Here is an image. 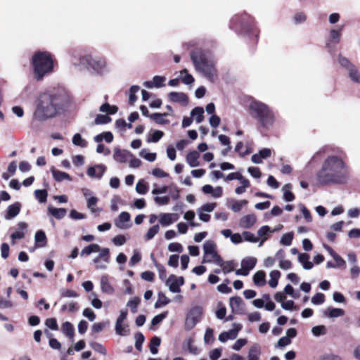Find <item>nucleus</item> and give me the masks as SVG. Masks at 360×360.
<instances>
[{
    "instance_id": "f257e3e1",
    "label": "nucleus",
    "mask_w": 360,
    "mask_h": 360,
    "mask_svg": "<svg viewBox=\"0 0 360 360\" xmlns=\"http://www.w3.org/2000/svg\"><path fill=\"white\" fill-rule=\"evenodd\" d=\"M315 178L321 186L347 184L350 180V168L345 151L341 148L333 149L323 160Z\"/></svg>"
},
{
    "instance_id": "f03ea898",
    "label": "nucleus",
    "mask_w": 360,
    "mask_h": 360,
    "mask_svg": "<svg viewBox=\"0 0 360 360\" xmlns=\"http://www.w3.org/2000/svg\"><path fill=\"white\" fill-rule=\"evenodd\" d=\"M69 101V95L64 89H54L41 93L35 101L33 119L44 122L60 114Z\"/></svg>"
},
{
    "instance_id": "7ed1b4c3",
    "label": "nucleus",
    "mask_w": 360,
    "mask_h": 360,
    "mask_svg": "<svg viewBox=\"0 0 360 360\" xmlns=\"http://www.w3.org/2000/svg\"><path fill=\"white\" fill-rule=\"evenodd\" d=\"M191 59L195 70L209 81L214 82L217 77L214 62L202 49H196L191 52Z\"/></svg>"
},
{
    "instance_id": "20e7f679",
    "label": "nucleus",
    "mask_w": 360,
    "mask_h": 360,
    "mask_svg": "<svg viewBox=\"0 0 360 360\" xmlns=\"http://www.w3.org/2000/svg\"><path fill=\"white\" fill-rule=\"evenodd\" d=\"M248 110L250 116L263 128L269 129L276 122V116L273 110L261 101H252L249 104Z\"/></svg>"
},
{
    "instance_id": "39448f33",
    "label": "nucleus",
    "mask_w": 360,
    "mask_h": 360,
    "mask_svg": "<svg viewBox=\"0 0 360 360\" xmlns=\"http://www.w3.org/2000/svg\"><path fill=\"white\" fill-rule=\"evenodd\" d=\"M72 64L75 66H83L89 71L98 75H102L108 71L105 58L100 56H93L90 54H86L76 57L72 60Z\"/></svg>"
},
{
    "instance_id": "423d86ee",
    "label": "nucleus",
    "mask_w": 360,
    "mask_h": 360,
    "mask_svg": "<svg viewBox=\"0 0 360 360\" xmlns=\"http://www.w3.org/2000/svg\"><path fill=\"white\" fill-rule=\"evenodd\" d=\"M32 65L37 79H41L53 70V62L51 55L46 51L36 52L32 56Z\"/></svg>"
},
{
    "instance_id": "0eeeda50",
    "label": "nucleus",
    "mask_w": 360,
    "mask_h": 360,
    "mask_svg": "<svg viewBox=\"0 0 360 360\" xmlns=\"http://www.w3.org/2000/svg\"><path fill=\"white\" fill-rule=\"evenodd\" d=\"M230 27L241 34L250 35L252 34L257 36V31L255 30L254 19L246 13L233 16Z\"/></svg>"
},
{
    "instance_id": "6e6552de",
    "label": "nucleus",
    "mask_w": 360,
    "mask_h": 360,
    "mask_svg": "<svg viewBox=\"0 0 360 360\" xmlns=\"http://www.w3.org/2000/svg\"><path fill=\"white\" fill-rule=\"evenodd\" d=\"M338 63L347 71L352 82L360 84V70L353 63L341 54L338 56Z\"/></svg>"
},
{
    "instance_id": "1a4fd4ad",
    "label": "nucleus",
    "mask_w": 360,
    "mask_h": 360,
    "mask_svg": "<svg viewBox=\"0 0 360 360\" xmlns=\"http://www.w3.org/2000/svg\"><path fill=\"white\" fill-rule=\"evenodd\" d=\"M204 256L202 263L217 264L221 258L217 252V245L212 240H207L203 244Z\"/></svg>"
},
{
    "instance_id": "9d476101",
    "label": "nucleus",
    "mask_w": 360,
    "mask_h": 360,
    "mask_svg": "<svg viewBox=\"0 0 360 360\" xmlns=\"http://www.w3.org/2000/svg\"><path fill=\"white\" fill-rule=\"evenodd\" d=\"M202 314V308L201 307L196 306L191 309L185 321L186 330H191L199 322Z\"/></svg>"
},
{
    "instance_id": "9b49d317",
    "label": "nucleus",
    "mask_w": 360,
    "mask_h": 360,
    "mask_svg": "<svg viewBox=\"0 0 360 360\" xmlns=\"http://www.w3.org/2000/svg\"><path fill=\"white\" fill-rule=\"evenodd\" d=\"M184 283V279L182 276L176 277L174 275H171L166 280V285L169 287L172 292H179L181 291L180 287Z\"/></svg>"
},
{
    "instance_id": "f8f14e48",
    "label": "nucleus",
    "mask_w": 360,
    "mask_h": 360,
    "mask_svg": "<svg viewBox=\"0 0 360 360\" xmlns=\"http://www.w3.org/2000/svg\"><path fill=\"white\" fill-rule=\"evenodd\" d=\"M130 219L131 216L129 212H122L115 220V224L120 229H129L131 226Z\"/></svg>"
},
{
    "instance_id": "ddd939ff",
    "label": "nucleus",
    "mask_w": 360,
    "mask_h": 360,
    "mask_svg": "<svg viewBox=\"0 0 360 360\" xmlns=\"http://www.w3.org/2000/svg\"><path fill=\"white\" fill-rule=\"evenodd\" d=\"M133 155L127 150H122L117 147L114 148L113 159L119 163H125Z\"/></svg>"
},
{
    "instance_id": "4468645a",
    "label": "nucleus",
    "mask_w": 360,
    "mask_h": 360,
    "mask_svg": "<svg viewBox=\"0 0 360 360\" xmlns=\"http://www.w3.org/2000/svg\"><path fill=\"white\" fill-rule=\"evenodd\" d=\"M179 219V215L176 213H160L158 220L162 226H168Z\"/></svg>"
},
{
    "instance_id": "2eb2a0df",
    "label": "nucleus",
    "mask_w": 360,
    "mask_h": 360,
    "mask_svg": "<svg viewBox=\"0 0 360 360\" xmlns=\"http://www.w3.org/2000/svg\"><path fill=\"white\" fill-rule=\"evenodd\" d=\"M106 170V167L104 165H96L93 167H89L87 169V174L91 178L101 179Z\"/></svg>"
},
{
    "instance_id": "dca6fc26",
    "label": "nucleus",
    "mask_w": 360,
    "mask_h": 360,
    "mask_svg": "<svg viewBox=\"0 0 360 360\" xmlns=\"http://www.w3.org/2000/svg\"><path fill=\"white\" fill-rule=\"evenodd\" d=\"M21 204L19 202L9 205L5 212L4 218L6 220H10L15 217L20 212Z\"/></svg>"
},
{
    "instance_id": "f3484780",
    "label": "nucleus",
    "mask_w": 360,
    "mask_h": 360,
    "mask_svg": "<svg viewBox=\"0 0 360 360\" xmlns=\"http://www.w3.org/2000/svg\"><path fill=\"white\" fill-rule=\"evenodd\" d=\"M166 77L164 76H155L153 81H146L143 82V86L148 89L160 88L165 86Z\"/></svg>"
},
{
    "instance_id": "a211bd4d",
    "label": "nucleus",
    "mask_w": 360,
    "mask_h": 360,
    "mask_svg": "<svg viewBox=\"0 0 360 360\" xmlns=\"http://www.w3.org/2000/svg\"><path fill=\"white\" fill-rule=\"evenodd\" d=\"M271 155V150L269 148H263L258 153H255L252 156V161L255 164H260L263 159H266Z\"/></svg>"
},
{
    "instance_id": "6ab92c4d",
    "label": "nucleus",
    "mask_w": 360,
    "mask_h": 360,
    "mask_svg": "<svg viewBox=\"0 0 360 360\" xmlns=\"http://www.w3.org/2000/svg\"><path fill=\"white\" fill-rule=\"evenodd\" d=\"M169 98L171 101L174 103H179L182 105H186L188 103L187 96L182 92H171L169 94Z\"/></svg>"
},
{
    "instance_id": "aec40b11",
    "label": "nucleus",
    "mask_w": 360,
    "mask_h": 360,
    "mask_svg": "<svg viewBox=\"0 0 360 360\" xmlns=\"http://www.w3.org/2000/svg\"><path fill=\"white\" fill-rule=\"evenodd\" d=\"M53 179L58 182L67 180L69 181H72L71 176L66 172L56 169L54 167L51 168Z\"/></svg>"
},
{
    "instance_id": "412c9836",
    "label": "nucleus",
    "mask_w": 360,
    "mask_h": 360,
    "mask_svg": "<svg viewBox=\"0 0 360 360\" xmlns=\"http://www.w3.org/2000/svg\"><path fill=\"white\" fill-rule=\"evenodd\" d=\"M101 288L103 292L112 295L114 292V288L109 282L108 276L103 275L101 278Z\"/></svg>"
},
{
    "instance_id": "4be33fe9",
    "label": "nucleus",
    "mask_w": 360,
    "mask_h": 360,
    "mask_svg": "<svg viewBox=\"0 0 360 360\" xmlns=\"http://www.w3.org/2000/svg\"><path fill=\"white\" fill-rule=\"evenodd\" d=\"M256 220V217L254 214L245 215L240 219V226L243 229H250L255 224Z\"/></svg>"
},
{
    "instance_id": "5701e85b",
    "label": "nucleus",
    "mask_w": 360,
    "mask_h": 360,
    "mask_svg": "<svg viewBox=\"0 0 360 360\" xmlns=\"http://www.w3.org/2000/svg\"><path fill=\"white\" fill-rule=\"evenodd\" d=\"M243 300L240 297H232L230 298L229 304L233 313H240L242 311Z\"/></svg>"
},
{
    "instance_id": "b1692460",
    "label": "nucleus",
    "mask_w": 360,
    "mask_h": 360,
    "mask_svg": "<svg viewBox=\"0 0 360 360\" xmlns=\"http://www.w3.org/2000/svg\"><path fill=\"white\" fill-rule=\"evenodd\" d=\"M199 157L200 154L197 151H191L188 153L186 157V162L191 167H198L199 165Z\"/></svg>"
},
{
    "instance_id": "393cba45",
    "label": "nucleus",
    "mask_w": 360,
    "mask_h": 360,
    "mask_svg": "<svg viewBox=\"0 0 360 360\" xmlns=\"http://www.w3.org/2000/svg\"><path fill=\"white\" fill-rule=\"evenodd\" d=\"M239 329H231L227 332H223L219 335V340L225 342L228 340H234L238 335Z\"/></svg>"
},
{
    "instance_id": "a878e982",
    "label": "nucleus",
    "mask_w": 360,
    "mask_h": 360,
    "mask_svg": "<svg viewBox=\"0 0 360 360\" xmlns=\"http://www.w3.org/2000/svg\"><path fill=\"white\" fill-rule=\"evenodd\" d=\"M34 240L37 248L45 247L47 243V238L45 233L41 230L37 231L34 236Z\"/></svg>"
},
{
    "instance_id": "bb28decb",
    "label": "nucleus",
    "mask_w": 360,
    "mask_h": 360,
    "mask_svg": "<svg viewBox=\"0 0 360 360\" xmlns=\"http://www.w3.org/2000/svg\"><path fill=\"white\" fill-rule=\"evenodd\" d=\"M257 264V259L253 257H248L241 261V267L245 269L248 273L253 269Z\"/></svg>"
},
{
    "instance_id": "cd10ccee",
    "label": "nucleus",
    "mask_w": 360,
    "mask_h": 360,
    "mask_svg": "<svg viewBox=\"0 0 360 360\" xmlns=\"http://www.w3.org/2000/svg\"><path fill=\"white\" fill-rule=\"evenodd\" d=\"M261 355V349L259 345L255 344L249 350L248 354V360H259Z\"/></svg>"
},
{
    "instance_id": "c85d7f7f",
    "label": "nucleus",
    "mask_w": 360,
    "mask_h": 360,
    "mask_svg": "<svg viewBox=\"0 0 360 360\" xmlns=\"http://www.w3.org/2000/svg\"><path fill=\"white\" fill-rule=\"evenodd\" d=\"M219 260L220 262L219 261L216 264L222 268V272L224 274H227L234 269L236 264L233 261L224 262L221 258Z\"/></svg>"
},
{
    "instance_id": "c756f323",
    "label": "nucleus",
    "mask_w": 360,
    "mask_h": 360,
    "mask_svg": "<svg viewBox=\"0 0 360 360\" xmlns=\"http://www.w3.org/2000/svg\"><path fill=\"white\" fill-rule=\"evenodd\" d=\"M48 212L57 219H63L67 213V210L65 208H55L51 206L48 207Z\"/></svg>"
},
{
    "instance_id": "7c9ffc66",
    "label": "nucleus",
    "mask_w": 360,
    "mask_h": 360,
    "mask_svg": "<svg viewBox=\"0 0 360 360\" xmlns=\"http://www.w3.org/2000/svg\"><path fill=\"white\" fill-rule=\"evenodd\" d=\"M99 255L93 259V262H98V259H103V262H104L105 264H108L110 262V250L107 248H101L100 251L98 252Z\"/></svg>"
},
{
    "instance_id": "2f4dec72",
    "label": "nucleus",
    "mask_w": 360,
    "mask_h": 360,
    "mask_svg": "<svg viewBox=\"0 0 360 360\" xmlns=\"http://www.w3.org/2000/svg\"><path fill=\"white\" fill-rule=\"evenodd\" d=\"M115 330L117 335L121 336H127L130 334V330L129 329L128 324H124L123 323H120L117 325V322L115 323Z\"/></svg>"
},
{
    "instance_id": "473e14b6",
    "label": "nucleus",
    "mask_w": 360,
    "mask_h": 360,
    "mask_svg": "<svg viewBox=\"0 0 360 360\" xmlns=\"http://www.w3.org/2000/svg\"><path fill=\"white\" fill-rule=\"evenodd\" d=\"M324 314L329 318H337L342 316L345 314V311L340 308L329 307L324 312Z\"/></svg>"
},
{
    "instance_id": "72a5a7b5",
    "label": "nucleus",
    "mask_w": 360,
    "mask_h": 360,
    "mask_svg": "<svg viewBox=\"0 0 360 360\" xmlns=\"http://www.w3.org/2000/svg\"><path fill=\"white\" fill-rule=\"evenodd\" d=\"M292 188V186L291 184H286L282 188L283 191V199L286 202H291L295 199L294 194L290 191Z\"/></svg>"
},
{
    "instance_id": "f704fd0d",
    "label": "nucleus",
    "mask_w": 360,
    "mask_h": 360,
    "mask_svg": "<svg viewBox=\"0 0 360 360\" xmlns=\"http://www.w3.org/2000/svg\"><path fill=\"white\" fill-rule=\"evenodd\" d=\"M266 274L263 271H257L253 276L254 283L257 286H263L266 284Z\"/></svg>"
},
{
    "instance_id": "c9c22d12",
    "label": "nucleus",
    "mask_w": 360,
    "mask_h": 360,
    "mask_svg": "<svg viewBox=\"0 0 360 360\" xmlns=\"http://www.w3.org/2000/svg\"><path fill=\"white\" fill-rule=\"evenodd\" d=\"M164 133L160 130H154L147 136L146 141L148 143H157L163 136Z\"/></svg>"
},
{
    "instance_id": "e433bc0d",
    "label": "nucleus",
    "mask_w": 360,
    "mask_h": 360,
    "mask_svg": "<svg viewBox=\"0 0 360 360\" xmlns=\"http://www.w3.org/2000/svg\"><path fill=\"white\" fill-rule=\"evenodd\" d=\"M204 109L201 107H195L191 110V115L194 117L197 123H201L203 121Z\"/></svg>"
},
{
    "instance_id": "4c0bfd02",
    "label": "nucleus",
    "mask_w": 360,
    "mask_h": 360,
    "mask_svg": "<svg viewBox=\"0 0 360 360\" xmlns=\"http://www.w3.org/2000/svg\"><path fill=\"white\" fill-rule=\"evenodd\" d=\"M61 330L67 337L70 338H73L75 329L73 325L71 323L68 321L63 323L61 327Z\"/></svg>"
},
{
    "instance_id": "58836bf2",
    "label": "nucleus",
    "mask_w": 360,
    "mask_h": 360,
    "mask_svg": "<svg viewBox=\"0 0 360 360\" xmlns=\"http://www.w3.org/2000/svg\"><path fill=\"white\" fill-rule=\"evenodd\" d=\"M167 113L155 112L150 115V118L153 120L157 124H165L169 123V120L165 119Z\"/></svg>"
},
{
    "instance_id": "ea45409f",
    "label": "nucleus",
    "mask_w": 360,
    "mask_h": 360,
    "mask_svg": "<svg viewBox=\"0 0 360 360\" xmlns=\"http://www.w3.org/2000/svg\"><path fill=\"white\" fill-rule=\"evenodd\" d=\"M100 251V246L98 244L92 243L89 245L88 246L85 247L82 251H81V256L84 255H89L91 253L94 252H98Z\"/></svg>"
},
{
    "instance_id": "a19ab883",
    "label": "nucleus",
    "mask_w": 360,
    "mask_h": 360,
    "mask_svg": "<svg viewBox=\"0 0 360 360\" xmlns=\"http://www.w3.org/2000/svg\"><path fill=\"white\" fill-rule=\"evenodd\" d=\"M170 302V300L162 292H158V300L155 304V308H160Z\"/></svg>"
},
{
    "instance_id": "79ce46f5",
    "label": "nucleus",
    "mask_w": 360,
    "mask_h": 360,
    "mask_svg": "<svg viewBox=\"0 0 360 360\" xmlns=\"http://www.w3.org/2000/svg\"><path fill=\"white\" fill-rule=\"evenodd\" d=\"M98 202V198L97 197H91L90 198H88V200H86V207L92 213L102 210L101 209L96 207Z\"/></svg>"
},
{
    "instance_id": "37998d69",
    "label": "nucleus",
    "mask_w": 360,
    "mask_h": 360,
    "mask_svg": "<svg viewBox=\"0 0 360 360\" xmlns=\"http://www.w3.org/2000/svg\"><path fill=\"white\" fill-rule=\"evenodd\" d=\"M281 276V272L278 270H274L270 273V280L269 281V285L274 288L277 286L278 279Z\"/></svg>"
},
{
    "instance_id": "c03bdc74",
    "label": "nucleus",
    "mask_w": 360,
    "mask_h": 360,
    "mask_svg": "<svg viewBox=\"0 0 360 360\" xmlns=\"http://www.w3.org/2000/svg\"><path fill=\"white\" fill-rule=\"evenodd\" d=\"M161 340L160 338L155 336L151 338L150 342V350L153 354H156L158 352V347L160 345Z\"/></svg>"
},
{
    "instance_id": "a18cd8bd",
    "label": "nucleus",
    "mask_w": 360,
    "mask_h": 360,
    "mask_svg": "<svg viewBox=\"0 0 360 360\" xmlns=\"http://www.w3.org/2000/svg\"><path fill=\"white\" fill-rule=\"evenodd\" d=\"M271 232L270 228L268 226H262L257 231V234L259 237L262 238V240L259 244L262 246L264 241L269 238V233Z\"/></svg>"
},
{
    "instance_id": "49530a36",
    "label": "nucleus",
    "mask_w": 360,
    "mask_h": 360,
    "mask_svg": "<svg viewBox=\"0 0 360 360\" xmlns=\"http://www.w3.org/2000/svg\"><path fill=\"white\" fill-rule=\"evenodd\" d=\"M342 27L338 30L333 29L330 31V42L338 44L340 40Z\"/></svg>"
},
{
    "instance_id": "de8ad7c7",
    "label": "nucleus",
    "mask_w": 360,
    "mask_h": 360,
    "mask_svg": "<svg viewBox=\"0 0 360 360\" xmlns=\"http://www.w3.org/2000/svg\"><path fill=\"white\" fill-rule=\"evenodd\" d=\"M180 75L181 77V81L185 84H191L194 82L193 77L188 74L186 69H184L180 72Z\"/></svg>"
},
{
    "instance_id": "09e8293b",
    "label": "nucleus",
    "mask_w": 360,
    "mask_h": 360,
    "mask_svg": "<svg viewBox=\"0 0 360 360\" xmlns=\"http://www.w3.org/2000/svg\"><path fill=\"white\" fill-rule=\"evenodd\" d=\"M72 143L77 146L81 148H85L87 146V141L82 139L80 134H75L72 137Z\"/></svg>"
},
{
    "instance_id": "8fccbe9b",
    "label": "nucleus",
    "mask_w": 360,
    "mask_h": 360,
    "mask_svg": "<svg viewBox=\"0 0 360 360\" xmlns=\"http://www.w3.org/2000/svg\"><path fill=\"white\" fill-rule=\"evenodd\" d=\"M99 110L101 112H107L110 115H114L117 112L118 108L115 105H110L108 103H105L100 107Z\"/></svg>"
},
{
    "instance_id": "3c124183",
    "label": "nucleus",
    "mask_w": 360,
    "mask_h": 360,
    "mask_svg": "<svg viewBox=\"0 0 360 360\" xmlns=\"http://www.w3.org/2000/svg\"><path fill=\"white\" fill-rule=\"evenodd\" d=\"M141 302V300L138 297H134L129 300L127 303V306L130 308L132 313H136L138 311V306Z\"/></svg>"
},
{
    "instance_id": "603ef678",
    "label": "nucleus",
    "mask_w": 360,
    "mask_h": 360,
    "mask_svg": "<svg viewBox=\"0 0 360 360\" xmlns=\"http://www.w3.org/2000/svg\"><path fill=\"white\" fill-rule=\"evenodd\" d=\"M294 234L292 232L285 233L282 236L280 243L283 245L289 246L292 244Z\"/></svg>"
},
{
    "instance_id": "864d4df0",
    "label": "nucleus",
    "mask_w": 360,
    "mask_h": 360,
    "mask_svg": "<svg viewBox=\"0 0 360 360\" xmlns=\"http://www.w3.org/2000/svg\"><path fill=\"white\" fill-rule=\"evenodd\" d=\"M248 203V201L247 200H234L231 208L234 212H238L241 210L242 207Z\"/></svg>"
},
{
    "instance_id": "5fc2aeb1",
    "label": "nucleus",
    "mask_w": 360,
    "mask_h": 360,
    "mask_svg": "<svg viewBox=\"0 0 360 360\" xmlns=\"http://www.w3.org/2000/svg\"><path fill=\"white\" fill-rule=\"evenodd\" d=\"M34 195L40 203H43L46 201L48 193L46 190L37 189L34 191Z\"/></svg>"
},
{
    "instance_id": "6e6d98bb",
    "label": "nucleus",
    "mask_w": 360,
    "mask_h": 360,
    "mask_svg": "<svg viewBox=\"0 0 360 360\" xmlns=\"http://www.w3.org/2000/svg\"><path fill=\"white\" fill-rule=\"evenodd\" d=\"M160 226L158 224H155L150 227L147 231L145 239L147 240H151L154 238V236L159 232Z\"/></svg>"
},
{
    "instance_id": "4d7b16f0",
    "label": "nucleus",
    "mask_w": 360,
    "mask_h": 360,
    "mask_svg": "<svg viewBox=\"0 0 360 360\" xmlns=\"http://www.w3.org/2000/svg\"><path fill=\"white\" fill-rule=\"evenodd\" d=\"M140 87L137 85L132 86L129 89V101L131 105H133L134 102L136 101L137 97L136 96V94L139 91Z\"/></svg>"
},
{
    "instance_id": "13d9d810",
    "label": "nucleus",
    "mask_w": 360,
    "mask_h": 360,
    "mask_svg": "<svg viewBox=\"0 0 360 360\" xmlns=\"http://www.w3.org/2000/svg\"><path fill=\"white\" fill-rule=\"evenodd\" d=\"M139 155L149 162H154L156 159V153H148L146 149L141 150Z\"/></svg>"
},
{
    "instance_id": "bf43d9fd",
    "label": "nucleus",
    "mask_w": 360,
    "mask_h": 360,
    "mask_svg": "<svg viewBox=\"0 0 360 360\" xmlns=\"http://www.w3.org/2000/svg\"><path fill=\"white\" fill-rule=\"evenodd\" d=\"M135 347L137 350L139 351H141V349H142V344L144 342V336L143 335L140 333V332H138L135 334Z\"/></svg>"
},
{
    "instance_id": "052dcab7",
    "label": "nucleus",
    "mask_w": 360,
    "mask_h": 360,
    "mask_svg": "<svg viewBox=\"0 0 360 360\" xmlns=\"http://www.w3.org/2000/svg\"><path fill=\"white\" fill-rule=\"evenodd\" d=\"M111 122V118L106 115H98L94 120V123L97 125L108 124Z\"/></svg>"
},
{
    "instance_id": "680f3d73",
    "label": "nucleus",
    "mask_w": 360,
    "mask_h": 360,
    "mask_svg": "<svg viewBox=\"0 0 360 360\" xmlns=\"http://www.w3.org/2000/svg\"><path fill=\"white\" fill-rule=\"evenodd\" d=\"M148 187L143 180L139 181L136 186V191L138 193L144 195L148 192Z\"/></svg>"
},
{
    "instance_id": "e2e57ef3",
    "label": "nucleus",
    "mask_w": 360,
    "mask_h": 360,
    "mask_svg": "<svg viewBox=\"0 0 360 360\" xmlns=\"http://www.w3.org/2000/svg\"><path fill=\"white\" fill-rule=\"evenodd\" d=\"M311 332L314 336L319 337L325 335L327 332V330L324 326H317L312 328Z\"/></svg>"
},
{
    "instance_id": "0e129e2a",
    "label": "nucleus",
    "mask_w": 360,
    "mask_h": 360,
    "mask_svg": "<svg viewBox=\"0 0 360 360\" xmlns=\"http://www.w3.org/2000/svg\"><path fill=\"white\" fill-rule=\"evenodd\" d=\"M90 346L96 352L101 353L103 355H106L107 351L103 345L96 342H93L90 343Z\"/></svg>"
},
{
    "instance_id": "69168bd1",
    "label": "nucleus",
    "mask_w": 360,
    "mask_h": 360,
    "mask_svg": "<svg viewBox=\"0 0 360 360\" xmlns=\"http://www.w3.org/2000/svg\"><path fill=\"white\" fill-rule=\"evenodd\" d=\"M78 309H79V307H78L77 302H70L68 304H63L61 307L60 310L63 312L66 310H68L70 312H74V311H77Z\"/></svg>"
},
{
    "instance_id": "338daca9",
    "label": "nucleus",
    "mask_w": 360,
    "mask_h": 360,
    "mask_svg": "<svg viewBox=\"0 0 360 360\" xmlns=\"http://www.w3.org/2000/svg\"><path fill=\"white\" fill-rule=\"evenodd\" d=\"M325 302V295L321 292H317L311 298V302L314 304H321Z\"/></svg>"
},
{
    "instance_id": "774afa93",
    "label": "nucleus",
    "mask_w": 360,
    "mask_h": 360,
    "mask_svg": "<svg viewBox=\"0 0 360 360\" xmlns=\"http://www.w3.org/2000/svg\"><path fill=\"white\" fill-rule=\"evenodd\" d=\"M141 259V253L135 250H134V254L131 256L130 261H129V266H133L137 263H139Z\"/></svg>"
}]
</instances>
